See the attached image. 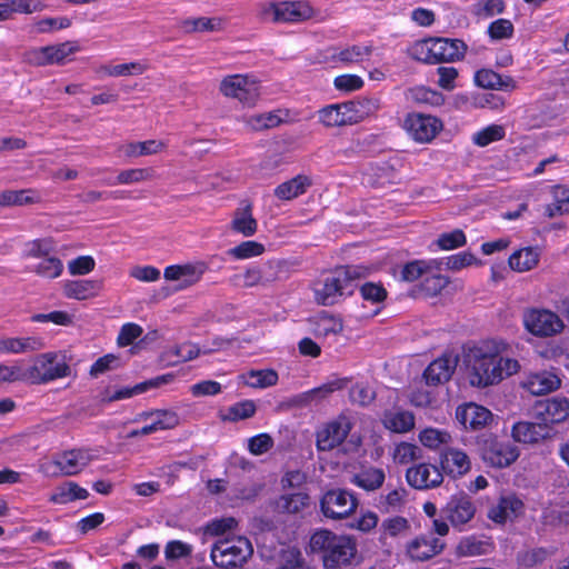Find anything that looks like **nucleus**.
Here are the masks:
<instances>
[{"instance_id":"nucleus-1","label":"nucleus","mask_w":569,"mask_h":569,"mask_svg":"<svg viewBox=\"0 0 569 569\" xmlns=\"http://www.w3.org/2000/svg\"><path fill=\"white\" fill-rule=\"evenodd\" d=\"M355 278L356 272L350 267H338L323 272L312 283L315 301L321 306H332L342 296H351Z\"/></svg>"},{"instance_id":"nucleus-2","label":"nucleus","mask_w":569,"mask_h":569,"mask_svg":"<svg viewBox=\"0 0 569 569\" xmlns=\"http://www.w3.org/2000/svg\"><path fill=\"white\" fill-rule=\"evenodd\" d=\"M467 44L460 39L431 38L412 46L411 57L427 64H438L461 60Z\"/></svg>"},{"instance_id":"nucleus-3","label":"nucleus","mask_w":569,"mask_h":569,"mask_svg":"<svg viewBox=\"0 0 569 569\" xmlns=\"http://www.w3.org/2000/svg\"><path fill=\"white\" fill-rule=\"evenodd\" d=\"M22 372L23 382L43 385L70 376L71 370L64 356L44 352L38 355L29 367H22Z\"/></svg>"},{"instance_id":"nucleus-4","label":"nucleus","mask_w":569,"mask_h":569,"mask_svg":"<svg viewBox=\"0 0 569 569\" xmlns=\"http://www.w3.org/2000/svg\"><path fill=\"white\" fill-rule=\"evenodd\" d=\"M315 14L313 8L307 1H271L259 4L258 17L276 23H299Z\"/></svg>"},{"instance_id":"nucleus-5","label":"nucleus","mask_w":569,"mask_h":569,"mask_svg":"<svg viewBox=\"0 0 569 569\" xmlns=\"http://www.w3.org/2000/svg\"><path fill=\"white\" fill-rule=\"evenodd\" d=\"M93 459L89 449H71L57 453L52 460L42 461L39 471L46 477L76 476Z\"/></svg>"},{"instance_id":"nucleus-6","label":"nucleus","mask_w":569,"mask_h":569,"mask_svg":"<svg viewBox=\"0 0 569 569\" xmlns=\"http://www.w3.org/2000/svg\"><path fill=\"white\" fill-rule=\"evenodd\" d=\"M253 553L251 542L244 537L218 540L211 548V559L217 567L229 568L244 563Z\"/></svg>"},{"instance_id":"nucleus-7","label":"nucleus","mask_w":569,"mask_h":569,"mask_svg":"<svg viewBox=\"0 0 569 569\" xmlns=\"http://www.w3.org/2000/svg\"><path fill=\"white\" fill-rule=\"evenodd\" d=\"M470 362V383L485 388L501 381V360L498 352L486 353L480 349L472 353Z\"/></svg>"},{"instance_id":"nucleus-8","label":"nucleus","mask_w":569,"mask_h":569,"mask_svg":"<svg viewBox=\"0 0 569 569\" xmlns=\"http://www.w3.org/2000/svg\"><path fill=\"white\" fill-rule=\"evenodd\" d=\"M476 513V500L465 491L451 495L446 505L441 508V516L459 531L467 529V526L472 521Z\"/></svg>"},{"instance_id":"nucleus-9","label":"nucleus","mask_w":569,"mask_h":569,"mask_svg":"<svg viewBox=\"0 0 569 569\" xmlns=\"http://www.w3.org/2000/svg\"><path fill=\"white\" fill-rule=\"evenodd\" d=\"M482 460L495 468H507L519 458V449L511 441L501 440L497 436L483 439L481 447Z\"/></svg>"},{"instance_id":"nucleus-10","label":"nucleus","mask_w":569,"mask_h":569,"mask_svg":"<svg viewBox=\"0 0 569 569\" xmlns=\"http://www.w3.org/2000/svg\"><path fill=\"white\" fill-rule=\"evenodd\" d=\"M220 91L224 97L233 98L251 106L260 96V86L253 76L231 74L221 80Z\"/></svg>"},{"instance_id":"nucleus-11","label":"nucleus","mask_w":569,"mask_h":569,"mask_svg":"<svg viewBox=\"0 0 569 569\" xmlns=\"http://www.w3.org/2000/svg\"><path fill=\"white\" fill-rule=\"evenodd\" d=\"M405 160L399 156L390 157L386 161L371 164L363 173V183L372 188H383L402 181L401 170Z\"/></svg>"},{"instance_id":"nucleus-12","label":"nucleus","mask_w":569,"mask_h":569,"mask_svg":"<svg viewBox=\"0 0 569 569\" xmlns=\"http://www.w3.org/2000/svg\"><path fill=\"white\" fill-rule=\"evenodd\" d=\"M403 128L415 141L428 143L442 130L443 123L435 116L411 112L406 116Z\"/></svg>"},{"instance_id":"nucleus-13","label":"nucleus","mask_w":569,"mask_h":569,"mask_svg":"<svg viewBox=\"0 0 569 569\" xmlns=\"http://www.w3.org/2000/svg\"><path fill=\"white\" fill-rule=\"evenodd\" d=\"M353 426L351 416L341 413L335 420L325 425L317 431V448L321 451H329L341 445Z\"/></svg>"},{"instance_id":"nucleus-14","label":"nucleus","mask_w":569,"mask_h":569,"mask_svg":"<svg viewBox=\"0 0 569 569\" xmlns=\"http://www.w3.org/2000/svg\"><path fill=\"white\" fill-rule=\"evenodd\" d=\"M320 507L325 517L339 520L349 517L353 512L356 498L346 490H329L323 495Z\"/></svg>"},{"instance_id":"nucleus-15","label":"nucleus","mask_w":569,"mask_h":569,"mask_svg":"<svg viewBox=\"0 0 569 569\" xmlns=\"http://www.w3.org/2000/svg\"><path fill=\"white\" fill-rule=\"evenodd\" d=\"M525 326L537 337H551L563 329L562 320L549 310L532 309L525 316Z\"/></svg>"},{"instance_id":"nucleus-16","label":"nucleus","mask_w":569,"mask_h":569,"mask_svg":"<svg viewBox=\"0 0 569 569\" xmlns=\"http://www.w3.org/2000/svg\"><path fill=\"white\" fill-rule=\"evenodd\" d=\"M207 270L204 262L171 264L164 268L163 277L167 281L177 282L176 291L188 289L198 283Z\"/></svg>"},{"instance_id":"nucleus-17","label":"nucleus","mask_w":569,"mask_h":569,"mask_svg":"<svg viewBox=\"0 0 569 569\" xmlns=\"http://www.w3.org/2000/svg\"><path fill=\"white\" fill-rule=\"evenodd\" d=\"M569 417V399L551 397L535 405V418L549 428L566 421Z\"/></svg>"},{"instance_id":"nucleus-18","label":"nucleus","mask_w":569,"mask_h":569,"mask_svg":"<svg viewBox=\"0 0 569 569\" xmlns=\"http://www.w3.org/2000/svg\"><path fill=\"white\" fill-rule=\"evenodd\" d=\"M439 470L441 475H447L456 480L462 478L471 470V460L469 456L459 448L447 447L439 453Z\"/></svg>"},{"instance_id":"nucleus-19","label":"nucleus","mask_w":569,"mask_h":569,"mask_svg":"<svg viewBox=\"0 0 569 569\" xmlns=\"http://www.w3.org/2000/svg\"><path fill=\"white\" fill-rule=\"evenodd\" d=\"M406 480L413 489L428 490L439 487L443 482V476L438 466L420 462L407 469Z\"/></svg>"},{"instance_id":"nucleus-20","label":"nucleus","mask_w":569,"mask_h":569,"mask_svg":"<svg viewBox=\"0 0 569 569\" xmlns=\"http://www.w3.org/2000/svg\"><path fill=\"white\" fill-rule=\"evenodd\" d=\"M456 419L465 430L479 431L492 422L493 415L483 406L468 402L457 407Z\"/></svg>"},{"instance_id":"nucleus-21","label":"nucleus","mask_w":569,"mask_h":569,"mask_svg":"<svg viewBox=\"0 0 569 569\" xmlns=\"http://www.w3.org/2000/svg\"><path fill=\"white\" fill-rule=\"evenodd\" d=\"M446 547L443 540L432 533L419 535L406 546V553L412 561H428L440 555Z\"/></svg>"},{"instance_id":"nucleus-22","label":"nucleus","mask_w":569,"mask_h":569,"mask_svg":"<svg viewBox=\"0 0 569 569\" xmlns=\"http://www.w3.org/2000/svg\"><path fill=\"white\" fill-rule=\"evenodd\" d=\"M525 512L523 501L515 493L501 496L497 503L488 510V518L497 523L505 525L507 521H513Z\"/></svg>"},{"instance_id":"nucleus-23","label":"nucleus","mask_w":569,"mask_h":569,"mask_svg":"<svg viewBox=\"0 0 569 569\" xmlns=\"http://www.w3.org/2000/svg\"><path fill=\"white\" fill-rule=\"evenodd\" d=\"M319 121L326 127L350 126L356 122L353 101L329 104L319 110Z\"/></svg>"},{"instance_id":"nucleus-24","label":"nucleus","mask_w":569,"mask_h":569,"mask_svg":"<svg viewBox=\"0 0 569 569\" xmlns=\"http://www.w3.org/2000/svg\"><path fill=\"white\" fill-rule=\"evenodd\" d=\"M553 428H549L541 421H518L512 426L511 436L515 441L525 445L538 443L545 439L551 438Z\"/></svg>"},{"instance_id":"nucleus-25","label":"nucleus","mask_w":569,"mask_h":569,"mask_svg":"<svg viewBox=\"0 0 569 569\" xmlns=\"http://www.w3.org/2000/svg\"><path fill=\"white\" fill-rule=\"evenodd\" d=\"M229 228L246 238L252 237L257 232L258 222L252 214V204L249 201H242L240 207L234 210Z\"/></svg>"},{"instance_id":"nucleus-26","label":"nucleus","mask_w":569,"mask_h":569,"mask_svg":"<svg viewBox=\"0 0 569 569\" xmlns=\"http://www.w3.org/2000/svg\"><path fill=\"white\" fill-rule=\"evenodd\" d=\"M473 80L483 89L511 92L517 88V81L511 76H503L488 68L477 70Z\"/></svg>"},{"instance_id":"nucleus-27","label":"nucleus","mask_w":569,"mask_h":569,"mask_svg":"<svg viewBox=\"0 0 569 569\" xmlns=\"http://www.w3.org/2000/svg\"><path fill=\"white\" fill-rule=\"evenodd\" d=\"M456 369V362L450 356L435 359L423 371V379L428 386H439L450 380Z\"/></svg>"},{"instance_id":"nucleus-28","label":"nucleus","mask_w":569,"mask_h":569,"mask_svg":"<svg viewBox=\"0 0 569 569\" xmlns=\"http://www.w3.org/2000/svg\"><path fill=\"white\" fill-rule=\"evenodd\" d=\"M352 383L351 377L332 376L328 381L319 387L310 389L302 393L306 402H321L327 400L332 393L348 389Z\"/></svg>"},{"instance_id":"nucleus-29","label":"nucleus","mask_w":569,"mask_h":569,"mask_svg":"<svg viewBox=\"0 0 569 569\" xmlns=\"http://www.w3.org/2000/svg\"><path fill=\"white\" fill-rule=\"evenodd\" d=\"M523 386L531 395L541 396L559 389L561 380L556 373L545 370L529 375Z\"/></svg>"},{"instance_id":"nucleus-30","label":"nucleus","mask_w":569,"mask_h":569,"mask_svg":"<svg viewBox=\"0 0 569 569\" xmlns=\"http://www.w3.org/2000/svg\"><path fill=\"white\" fill-rule=\"evenodd\" d=\"M43 340L39 337H2L0 338L1 355H19L41 350Z\"/></svg>"},{"instance_id":"nucleus-31","label":"nucleus","mask_w":569,"mask_h":569,"mask_svg":"<svg viewBox=\"0 0 569 569\" xmlns=\"http://www.w3.org/2000/svg\"><path fill=\"white\" fill-rule=\"evenodd\" d=\"M360 295L366 302L373 306L371 311H361L358 318L369 319L378 315L382 308L383 302L388 297L386 288L381 283L366 282L360 287Z\"/></svg>"},{"instance_id":"nucleus-32","label":"nucleus","mask_w":569,"mask_h":569,"mask_svg":"<svg viewBox=\"0 0 569 569\" xmlns=\"http://www.w3.org/2000/svg\"><path fill=\"white\" fill-rule=\"evenodd\" d=\"M347 536H337L330 530L319 529L312 533L309 542L311 552L319 553L325 562V556L332 553L337 545L346 543Z\"/></svg>"},{"instance_id":"nucleus-33","label":"nucleus","mask_w":569,"mask_h":569,"mask_svg":"<svg viewBox=\"0 0 569 569\" xmlns=\"http://www.w3.org/2000/svg\"><path fill=\"white\" fill-rule=\"evenodd\" d=\"M310 186L311 179L308 176L298 174L280 183L274 189V196L282 201H290L306 193Z\"/></svg>"},{"instance_id":"nucleus-34","label":"nucleus","mask_w":569,"mask_h":569,"mask_svg":"<svg viewBox=\"0 0 569 569\" xmlns=\"http://www.w3.org/2000/svg\"><path fill=\"white\" fill-rule=\"evenodd\" d=\"M310 506V497L306 492L282 495L274 501V509L281 513L298 515Z\"/></svg>"},{"instance_id":"nucleus-35","label":"nucleus","mask_w":569,"mask_h":569,"mask_svg":"<svg viewBox=\"0 0 569 569\" xmlns=\"http://www.w3.org/2000/svg\"><path fill=\"white\" fill-rule=\"evenodd\" d=\"M540 254L537 248L526 247L515 251L508 259L509 267L517 272H526L536 268Z\"/></svg>"},{"instance_id":"nucleus-36","label":"nucleus","mask_w":569,"mask_h":569,"mask_svg":"<svg viewBox=\"0 0 569 569\" xmlns=\"http://www.w3.org/2000/svg\"><path fill=\"white\" fill-rule=\"evenodd\" d=\"M419 441L421 445L433 451H441L449 447L452 437L449 431L433 427H427L419 432Z\"/></svg>"},{"instance_id":"nucleus-37","label":"nucleus","mask_w":569,"mask_h":569,"mask_svg":"<svg viewBox=\"0 0 569 569\" xmlns=\"http://www.w3.org/2000/svg\"><path fill=\"white\" fill-rule=\"evenodd\" d=\"M385 427L396 433H406L415 428V415L408 410L388 411L383 416Z\"/></svg>"},{"instance_id":"nucleus-38","label":"nucleus","mask_w":569,"mask_h":569,"mask_svg":"<svg viewBox=\"0 0 569 569\" xmlns=\"http://www.w3.org/2000/svg\"><path fill=\"white\" fill-rule=\"evenodd\" d=\"M166 143L161 140H146L128 142L120 147V151L128 158L152 156L162 152Z\"/></svg>"},{"instance_id":"nucleus-39","label":"nucleus","mask_w":569,"mask_h":569,"mask_svg":"<svg viewBox=\"0 0 569 569\" xmlns=\"http://www.w3.org/2000/svg\"><path fill=\"white\" fill-rule=\"evenodd\" d=\"M239 379L248 387L264 389L276 386L278 383L279 376L273 369H252L242 373Z\"/></svg>"},{"instance_id":"nucleus-40","label":"nucleus","mask_w":569,"mask_h":569,"mask_svg":"<svg viewBox=\"0 0 569 569\" xmlns=\"http://www.w3.org/2000/svg\"><path fill=\"white\" fill-rule=\"evenodd\" d=\"M147 69L148 64L141 61H132L117 66L102 64L97 68L96 72L100 77H128L142 74Z\"/></svg>"},{"instance_id":"nucleus-41","label":"nucleus","mask_w":569,"mask_h":569,"mask_svg":"<svg viewBox=\"0 0 569 569\" xmlns=\"http://www.w3.org/2000/svg\"><path fill=\"white\" fill-rule=\"evenodd\" d=\"M40 201L39 192L33 189L4 190L0 192V207L26 206Z\"/></svg>"},{"instance_id":"nucleus-42","label":"nucleus","mask_w":569,"mask_h":569,"mask_svg":"<svg viewBox=\"0 0 569 569\" xmlns=\"http://www.w3.org/2000/svg\"><path fill=\"white\" fill-rule=\"evenodd\" d=\"M553 202L545 207V216L549 219L569 214V187L557 184L552 187Z\"/></svg>"},{"instance_id":"nucleus-43","label":"nucleus","mask_w":569,"mask_h":569,"mask_svg":"<svg viewBox=\"0 0 569 569\" xmlns=\"http://www.w3.org/2000/svg\"><path fill=\"white\" fill-rule=\"evenodd\" d=\"M100 289L96 280H71L63 284V293L67 298L84 300L96 295Z\"/></svg>"},{"instance_id":"nucleus-44","label":"nucleus","mask_w":569,"mask_h":569,"mask_svg":"<svg viewBox=\"0 0 569 569\" xmlns=\"http://www.w3.org/2000/svg\"><path fill=\"white\" fill-rule=\"evenodd\" d=\"M139 417L144 420L150 419L156 431L173 429L180 423V417L173 410L144 411Z\"/></svg>"},{"instance_id":"nucleus-45","label":"nucleus","mask_w":569,"mask_h":569,"mask_svg":"<svg viewBox=\"0 0 569 569\" xmlns=\"http://www.w3.org/2000/svg\"><path fill=\"white\" fill-rule=\"evenodd\" d=\"M386 475L382 468L361 466L358 471V487L366 491H375L382 487Z\"/></svg>"},{"instance_id":"nucleus-46","label":"nucleus","mask_w":569,"mask_h":569,"mask_svg":"<svg viewBox=\"0 0 569 569\" xmlns=\"http://www.w3.org/2000/svg\"><path fill=\"white\" fill-rule=\"evenodd\" d=\"M332 553L325 556V568L336 569L343 565L349 563L350 559L355 556V541L351 537L346 538V543L337 545Z\"/></svg>"},{"instance_id":"nucleus-47","label":"nucleus","mask_w":569,"mask_h":569,"mask_svg":"<svg viewBox=\"0 0 569 569\" xmlns=\"http://www.w3.org/2000/svg\"><path fill=\"white\" fill-rule=\"evenodd\" d=\"M89 492L73 481H68L57 488L50 500L54 503L66 505L76 500L87 499Z\"/></svg>"},{"instance_id":"nucleus-48","label":"nucleus","mask_w":569,"mask_h":569,"mask_svg":"<svg viewBox=\"0 0 569 569\" xmlns=\"http://www.w3.org/2000/svg\"><path fill=\"white\" fill-rule=\"evenodd\" d=\"M156 176V172L152 168H132V169H126L121 170L116 180H106L104 183L108 186H116V184H134L144 182L148 180L153 179Z\"/></svg>"},{"instance_id":"nucleus-49","label":"nucleus","mask_w":569,"mask_h":569,"mask_svg":"<svg viewBox=\"0 0 569 569\" xmlns=\"http://www.w3.org/2000/svg\"><path fill=\"white\" fill-rule=\"evenodd\" d=\"M408 98L421 106L440 107L445 103V96L441 92L425 86L409 89Z\"/></svg>"},{"instance_id":"nucleus-50","label":"nucleus","mask_w":569,"mask_h":569,"mask_svg":"<svg viewBox=\"0 0 569 569\" xmlns=\"http://www.w3.org/2000/svg\"><path fill=\"white\" fill-rule=\"evenodd\" d=\"M223 27V20L221 18H189L181 22V28L188 32H212L219 31Z\"/></svg>"},{"instance_id":"nucleus-51","label":"nucleus","mask_w":569,"mask_h":569,"mask_svg":"<svg viewBox=\"0 0 569 569\" xmlns=\"http://www.w3.org/2000/svg\"><path fill=\"white\" fill-rule=\"evenodd\" d=\"M491 546V542L472 535L459 541L457 553L461 557L481 556L488 553Z\"/></svg>"},{"instance_id":"nucleus-52","label":"nucleus","mask_w":569,"mask_h":569,"mask_svg":"<svg viewBox=\"0 0 569 569\" xmlns=\"http://www.w3.org/2000/svg\"><path fill=\"white\" fill-rule=\"evenodd\" d=\"M199 348L193 343H182L179 346H174L164 351L163 358L170 365H177L179 362H184L192 360L199 356Z\"/></svg>"},{"instance_id":"nucleus-53","label":"nucleus","mask_w":569,"mask_h":569,"mask_svg":"<svg viewBox=\"0 0 569 569\" xmlns=\"http://www.w3.org/2000/svg\"><path fill=\"white\" fill-rule=\"evenodd\" d=\"M410 529L409 520L402 516H393L385 519L380 526V540L390 537L397 538L406 535Z\"/></svg>"},{"instance_id":"nucleus-54","label":"nucleus","mask_w":569,"mask_h":569,"mask_svg":"<svg viewBox=\"0 0 569 569\" xmlns=\"http://www.w3.org/2000/svg\"><path fill=\"white\" fill-rule=\"evenodd\" d=\"M81 50L78 41L70 40L61 43L49 44L51 64L63 66L68 58Z\"/></svg>"},{"instance_id":"nucleus-55","label":"nucleus","mask_w":569,"mask_h":569,"mask_svg":"<svg viewBox=\"0 0 569 569\" xmlns=\"http://www.w3.org/2000/svg\"><path fill=\"white\" fill-rule=\"evenodd\" d=\"M506 137V129L501 124H489L472 134V142L478 147H487L492 142L502 140Z\"/></svg>"},{"instance_id":"nucleus-56","label":"nucleus","mask_w":569,"mask_h":569,"mask_svg":"<svg viewBox=\"0 0 569 569\" xmlns=\"http://www.w3.org/2000/svg\"><path fill=\"white\" fill-rule=\"evenodd\" d=\"M171 378H172L171 375H164V376L158 377L156 379H151L149 381L138 383L133 388L121 389L112 396V399L113 400L127 399V398L132 397L133 395L143 393L149 388L158 387L161 383H166V382L170 381Z\"/></svg>"},{"instance_id":"nucleus-57","label":"nucleus","mask_w":569,"mask_h":569,"mask_svg":"<svg viewBox=\"0 0 569 569\" xmlns=\"http://www.w3.org/2000/svg\"><path fill=\"white\" fill-rule=\"evenodd\" d=\"M431 266L426 260H412L405 263L400 271V279L406 282H413L428 273Z\"/></svg>"},{"instance_id":"nucleus-58","label":"nucleus","mask_w":569,"mask_h":569,"mask_svg":"<svg viewBox=\"0 0 569 569\" xmlns=\"http://www.w3.org/2000/svg\"><path fill=\"white\" fill-rule=\"evenodd\" d=\"M264 252V246L260 242L248 240L229 249L228 254L238 259L244 260L258 257Z\"/></svg>"},{"instance_id":"nucleus-59","label":"nucleus","mask_w":569,"mask_h":569,"mask_svg":"<svg viewBox=\"0 0 569 569\" xmlns=\"http://www.w3.org/2000/svg\"><path fill=\"white\" fill-rule=\"evenodd\" d=\"M63 270V264L60 259L56 257H49L42 258V260L32 267V271H34L37 274L53 279L61 274Z\"/></svg>"},{"instance_id":"nucleus-60","label":"nucleus","mask_w":569,"mask_h":569,"mask_svg":"<svg viewBox=\"0 0 569 569\" xmlns=\"http://www.w3.org/2000/svg\"><path fill=\"white\" fill-rule=\"evenodd\" d=\"M277 569H309L302 557V553L297 548H287L282 550L279 557V565Z\"/></svg>"},{"instance_id":"nucleus-61","label":"nucleus","mask_w":569,"mask_h":569,"mask_svg":"<svg viewBox=\"0 0 569 569\" xmlns=\"http://www.w3.org/2000/svg\"><path fill=\"white\" fill-rule=\"evenodd\" d=\"M449 284V278L441 274L436 273L431 276H426L420 283V290L423 292L426 297H436L438 296L447 286Z\"/></svg>"},{"instance_id":"nucleus-62","label":"nucleus","mask_w":569,"mask_h":569,"mask_svg":"<svg viewBox=\"0 0 569 569\" xmlns=\"http://www.w3.org/2000/svg\"><path fill=\"white\" fill-rule=\"evenodd\" d=\"M406 493V489L403 488L389 491L386 496L380 497L379 503L377 505L378 509L382 513L400 509L405 502Z\"/></svg>"},{"instance_id":"nucleus-63","label":"nucleus","mask_w":569,"mask_h":569,"mask_svg":"<svg viewBox=\"0 0 569 569\" xmlns=\"http://www.w3.org/2000/svg\"><path fill=\"white\" fill-rule=\"evenodd\" d=\"M342 330V322L328 312H321L316 320L315 331L320 336H328L330 333H337Z\"/></svg>"},{"instance_id":"nucleus-64","label":"nucleus","mask_w":569,"mask_h":569,"mask_svg":"<svg viewBox=\"0 0 569 569\" xmlns=\"http://www.w3.org/2000/svg\"><path fill=\"white\" fill-rule=\"evenodd\" d=\"M466 242V234L460 229H455L451 232L441 233L437 239V246L441 250H453L465 246Z\"/></svg>"}]
</instances>
